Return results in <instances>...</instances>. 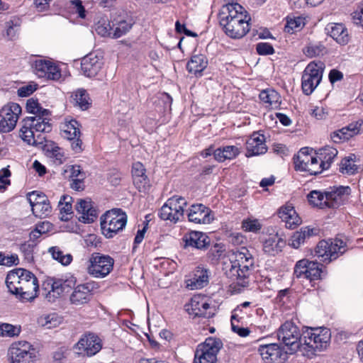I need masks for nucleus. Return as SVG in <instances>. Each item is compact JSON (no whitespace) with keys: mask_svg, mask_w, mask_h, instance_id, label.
Wrapping results in <instances>:
<instances>
[{"mask_svg":"<svg viewBox=\"0 0 363 363\" xmlns=\"http://www.w3.org/2000/svg\"><path fill=\"white\" fill-rule=\"evenodd\" d=\"M26 110L35 116L26 117L22 121L20 129V137L28 145L36 146L40 142L38 141L39 135L35 133H49L52 130L50 116L51 112L43 108L37 99H29L26 103Z\"/></svg>","mask_w":363,"mask_h":363,"instance_id":"1","label":"nucleus"},{"mask_svg":"<svg viewBox=\"0 0 363 363\" xmlns=\"http://www.w3.org/2000/svg\"><path fill=\"white\" fill-rule=\"evenodd\" d=\"M218 18L224 33L230 38L240 39L250 30L251 18L245 8L238 3L223 5Z\"/></svg>","mask_w":363,"mask_h":363,"instance_id":"2","label":"nucleus"},{"mask_svg":"<svg viewBox=\"0 0 363 363\" xmlns=\"http://www.w3.org/2000/svg\"><path fill=\"white\" fill-rule=\"evenodd\" d=\"M6 284L10 293L23 301H33L37 297L38 281L30 271L18 268L10 272L6 276Z\"/></svg>","mask_w":363,"mask_h":363,"instance_id":"3","label":"nucleus"},{"mask_svg":"<svg viewBox=\"0 0 363 363\" xmlns=\"http://www.w3.org/2000/svg\"><path fill=\"white\" fill-rule=\"evenodd\" d=\"M232 256V266L228 274L233 280V289L240 291V288L246 287L249 284V277L254 266V259L245 247L233 251Z\"/></svg>","mask_w":363,"mask_h":363,"instance_id":"4","label":"nucleus"},{"mask_svg":"<svg viewBox=\"0 0 363 363\" xmlns=\"http://www.w3.org/2000/svg\"><path fill=\"white\" fill-rule=\"evenodd\" d=\"M349 186H340L328 191H311L307 196L311 205L319 208H337L343 205L350 194Z\"/></svg>","mask_w":363,"mask_h":363,"instance_id":"5","label":"nucleus"},{"mask_svg":"<svg viewBox=\"0 0 363 363\" xmlns=\"http://www.w3.org/2000/svg\"><path fill=\"white\" fill-rule=\"evenodd\" d=\"M330 330L326 328H308L302 332L301 352L311 357L317 352L325 350L330 345Z\"/></svg>","mask_w":363,"mask_h":363,"instance_id":"6","label":"nucleus"},{"mask_svg":"<svg viewBox=\"0 0 363 363\" xmlns=\"http://www.w3.org/2000/svg\"><path fill=\"white\" fill-rule=\"evenodd\" d=\"M100 220L103 235L112 238L125 227L128 217L122 209L113 208L103 214Z\"/></svg>","mask_w":363,"mask_h":363,"instance_id":"7","label":"nucleus"},{"mask_svg":"<svg viewBox=\"0 0 363 363\" xmlns=\"http://www.w3.org/2000/svg\"><path fill=\"white\" fill-rule=\"evenodd\" d=\"M278 340L282 342L290 353L301 352L302 345V333L298 328L291 321H286L277 332Z\"/></svg>","mask_w":363,"mask_h":363,"instance_id":"8","label":"nucleus"},{"mask_svg":"<svg viewBox=\"0 0 363 363\" xmlns=\"http://www.w3.org/2000/svg\"><path fill=\"white\" fill-rule=\"evenodd\" d=\"M222 347L223 343L219 339L206 338L197 346L193 363H217V356Z\"/></svg>","mask_w":363,"mask_h":363,"instance_id":"9","label":"nucleus"},{"mask_svg":"<svg viewBox=\"0 0 363 363\" xmlns=\"http://www.w3.org/2000/svg\"><path fill=\"white\" fill-rule=\"evenodd\" d=\"M114 259L108 255L94 252L91 255L87 265V273L98 279L107 277L113 270Z\"/></svg>","mask_w":363,"mask_h":363,"instance_id":"10","label":"nucleus"},{"mask_svg":"<svg viewBox=\"0 0 363 363\" xmlns=\"http://www.w3.org/2000/svg\"><path fill=\"white\" fill-rule=\"evenodd\" d=\"M8 357L11 363H34L36 351L28 342L17 341L10 345Z\"/></svg>","mask_w":363,"mask_h":363,"instance_id":"11","label":"nucleus"},{"mask_svg":"<svg viewBox=\"0 0 363 363\" xmlns=\"http://www.w3.org/2000/svg\"><path fill=\"white\" fill-rule=\"evenodd\" d=\"M346 251V245L340 239L321 240L317 245L315 255L323 262H330L336 259Z\"/></svg>","mask_w":363,"mask_h":363,"instance_id":"12","label":"nucleus"},{"mask_svg":"<svg viewBox=\"0 0 363 363\" xmlns=\"http://www.w3.org/2000/svg\"><path fill=\"white\" fill-rule=\"evenodd\" d=\"M323 64L310 62L305 68L302 78L301 86L306 95H310L320 84L323 77Z\"/></svg>","mask_w":363,"mask_h":363,"instance_id":"13","label":"nucleus"},{"mask_svg":"<svg viewBox=\"0 0 363 363\" xmlns=\"http://www.w3.org/2000/svg\"><path fill=\"white\" fill-rule=\"evenodd\" d=\"M187 205L182 197L173 196L160 208V218L176 223L184 215V208Z\"/></svg>","mask_w":363,"mask_h":363,"instance_id":"14","label":"nucleus"},{"mask_svg":"<svg viewBox=\"0 0 363 363\" xmlns=\"http://www.w3.org/2000/svg\"><path fill=\"white\" fill-rule=\"evenodd\" d=\"M21 111L20 105L13 102L8 103L0 109L1 133H9L15 128Z\"/></svg>","mask_w":363,"mask_h":363,"instance_id":"15","label":"nucleus"},{"mask_svg":"<svg viewBox=\"0 0 363 363\" xmlns=\"http://www.w3.org/2000/svg\"><path fill=\"white\" fill-rule=\"evenodd\" d=\"M321 264L317 262L303 259L298 261L294 267V276L298 279H306L310 281L320 279Z\"/></svg>","mask_w":363,"mask_h":363,"instance_id":"16","label":"nucleus"},{"mask_svg":"<svg viewBox=\"0 0 363 363\" xmlns=\"http://www.w3.org/2000/svg\"><path fill=\"white\" fill-rule=\"evenodd\" d=\"M77 280L73 276L54 279L51 284V289L46 294L45 297L50 302H54L61 296L69 293L76 285Z\"/></svg>","mask_w":363,"mask_h":363,"instance_id":"17","label":"nucleus"},{"mask_svg":"<svg viewBox=\"0 0 363 363\" xmlns=\"http://www.w3.org/2000/svg\"><path fill=\"white\" fill-rule=\"evenodd\" d=\"M33 69L38 77L56 81L62 76L59 66L52 60L38 59L33 63Z\"/></svg>","mask_w":363,"mask_h":363,"instance_id":"18","label":"nucleus"},{"mask_svg":"<svg viewBox=\"0 0 363 363\" xmlns=\"http://www.w3.org/2000/svg\"><path fill=\"white\" fill-rule=\"evenodd\" d=\"M98 289L99 284L95 281H89L74 286L69 296L70 303L75 306L88 303L92 298L93 291Z\"/></svg>","mask_w":363,"mask_h":363,"instance_id":"19","label":"nucleus"},{"mask_svg":"<svg viewBox=\"0 0 363 363\" xmlns=\"http://www.w3.org/2000/svg\"><path fill=\"white\" fill-rule=\"evenodd\" d=\"M258 351L265 363H285L287 352L277 343L261 345Z\"/></svg>","mask_w":363,"mask_h":363,"instance_id":"20","label":"nucleus"},{"mask_svg":"<svg viewBox=\"0 0 363 363\" xmlns=\"http://www.w3.org/2000/svg\"><path fill=\"white\" fill-rule=\"evenodd\" d=\"M75 349L79 354L91 357L101 350V340L94 334L86 335L80 338L75 345Z\"/></svg>","mask_w":363,"mask_h":363,"instance_id":"21","label":"nucleus"},{"mask_svg":"<svg viewBox=\"0 0 363 363\" xmlns=\"http://www.w3.org/2000/svg\"><path fill=\"white\" fill-rule=\"evenodd\" d=\"M186 311L191 315L205 318H210L214 315L213 308L204 298L199 296L191 298L189 304L186 306Z\"/></svg>","mask_w":363,"mask_h":363,"instance_id":"22","label":"nucleus"},{"mask_svg":"<svg viewBox=\"0 0 363 363\" xmlns=\"http://www.w3.org/2000/svg\"><path fill=\"white\" fill-rule=\"evenodd\" d=\"M103 57L95 53H89L82 58L81 69L84 74L88 77L96 76L102 69Z\"/></svg>","mask_w":363,"mask_h":363,"instance_id":"23","label":"nucleus"},{"mask_svg":"<svg viewBox=\"0 0 363 363\" xmlns=\"http://www.w3.org/2000/svg\"><path fill=\"white\" fill-rule=\"evenodd\" d=\"M187 216L190 222L199 224H208L213 220L211 210L201 203L192 205Z\"/></svg>","mask_w":363,"mask_h":363,"instance_id":"24","label":"nucleus"},{"mask_svg":"<svg viewBox=\"0 0 363 363\" xmlns=\"http://www.w3.org/2000/svg\"><path fill=\"white\" fill-rule=\"evenodd\" d=\"M246 157L259 155L267 151L265 144V137L259 133H253L246 143Z\"/></svg>","mask_w":363,"mask_h":363,"instance_id":"25","label":"nucleus"},{"mask_svg":"<svg viewBox=\"0 0 363 363\" xmlns=\"http://www.w3.org/2000/svg\"><path fill=\"white\" fill-rule=\"evenodd\" d=\"M76 211L79 215V220L84 223H92L97 217L96 210L94 208L91 199L78 200Z\"/></svg>","mask_w":363,"mask_h":363,"instance_id":"26","label":"nucleus"},{"mask_svg":"<svg viewBox=\"0 0 363 363\" xmlns=\"http://www.w3.org/2000/svg\"><path fill=\"white\" fill-rule=\"evenodd\" d=\"M209 281V270L202 267H197L193 277L186 281V287L190 290L199 289L207 286Z\"/></svg>","mask_w":363,"mask_h":363,"instance_id":"27","label":"nucleus"},{"mask_svg":"<svg viewBox=\"0 0 363 363\" xmlns=\"http://www.w3.org/2000/svg\"><path fill=\"white\" fill-rule=\"evenodd\" d=\"M185 247H191L198 250L205 249L210 242L206 234L199 231H191L183 237Z\"/></svg>","mask_w":363,"mask_h":363,"instance_id":"28","label":"nucleus"},{"mask_svg":"<svg viewBox=\"0 0 363 363\" xmlns=\"http://www.w3.org/2000/svg\"><path fill=\"white\" fill-rule=\"evenodd\" d=\"M279 218L285 223V225L288 228H295L301 223V218L291 206H286L281 208L279 211Z\"/></svg>","mask_w":363,"mask_h":363,"instance_id":"29","label":"nucleus"},{"mask_svg":"<svg viewBox=\"0 0 363 363\" xmlns=\"http://www.w3.org/2000/svg\"><path fill=\"white\" fill-rule=\"evenodd\" d=\"M279 218L285 223V225L288 228H295L301 223V218L291 206H286L281 208L279 211Z\"/></svg>","mask_w":363,"mask_h":363,"instance_id":"30","label":"nucleus"},{"mask_svg":"<svg viewBox=\"0 0 363 363\" xmlns=\"http://www.w3.org/2000/svg\"><path fill=\"white\" fill-rule=\"evenodd\" d=\"M326 30L328 33L337 43L346 45L350 40L347 29L342 23H330L328 25Z\"/></svg>","mask_w":363,"mask_h":363,"instance_id":"31","label":"nucleus"},{"mask_svg":"<svg viewBox=\"0 0 363 363\" xmlns=\"http://www.w3.org/2000/svg\"><path fill=\"white\" fill-rule=\"evenodd\" d=\"M21 21L17 16H12L4 23V28L2 31V35L8 40H15L18 38Z\"/></svg>","mask_w":363,"mask_h":363,"instance_id":"32","label":"nucleus"},{"mask_svg":"<svg viewBox=\"0 0 363 363\" xmlns=\"http://www.w3.org/2000/svg\"><path fill=\"white\" fill-rule=\"evenodd\" d=\"M61 134L67 140H74L80 137V125L75 119L65 120L61 125Z\"/></svg>","mask_w":363,"mask_h":363,"instance_id":"33","label":"nucleus"},{"mask_svg":"<svg viewBox=\"0 0 363 363\" xmlns=\"http://www.w3.org/2000/svg\"><path fill=\"white\" fill-rule=\"evenodd\" d=\"M285 245L284 240L277 235L269 237L263 243V250L269 255H275L280 252Z\"/></svg>","mask_w":363,"mask_h":363,"instance_id":"34","label":"nucleus"},{"mask_svg":"<svg viewBox=\"0 0 363 363\" xmlns=\"http://www.w3.org/2000/svg\"><path fill=\"white\" fill-rule=\"evenodd\" d=\"M240 153V149L235 145H227L217 148L213 152L214 158L218 162H224L225 160H233Z\"/></svg>","mask_w":363,"mask_h":363,"instance_id":"35","label":"nucleus"},{"mask_svg":"<svg viewBox=\"0 0 363 363\" xmlns=\"http://www.w3.org/2000/svg\"><path fill=\"white\" fill-rule=\"evenodd\" d=\"M259 97L262 103L266 104L267 107L272 108H277L281 104V96L274 89H267L262 90Z\"/></svg>","mask_w":363,"mask_h":363,"instance_id":"36","label":"nucleus"},{"mask_svg":"<svg viewBox=\"0 0 363 363\" xmlns=\"http://www.w3.org/2000/svg\"><path fill=\"white\" fill-rule=\"evenodd\" d=\"M176 345L174 334L167 329L160 332V352L164 351L167 353V357L173 354V348Z\"/></svg>","mask_w":363,"mask_h":363,"instance_id":"37","label":"nucleus"},{"mask_svg":"<svg viewBox=\"0 0 363 363\" xmlns=\"http://www.w3.org/2000/svg\"><path fill=\"white\" fill-rule=\"evenodd\" d=\"M315 155L308 153V148L301 149L294 157L295 168L300 171L306 172L307 167L312 162Z\"/></svg>","mask_w":363,"mask_h":363,"instance_id":"38","label":"nucleus"},{"mask_svg":"<svg viewBox=\"0 0 363 363\" xmlns=\"http://www.w3.org/2000/svg\"><path fill=\"white\" fill-rule=\"evenodd\" d=\"M208 60L202 54L194 55L186 65L187 70L191 73H201L207 67Z\"/></svg>","mask_w":363,"mask_h":363,"instance_id":"39","label":"nucleus"},{"mask_svg":"<svg viewBox=\"0 0 363 363\" xmlns=\"http://www.w3.org/2000/svg\"><path fill=\"white\" fill-rule=\"evenodd\" d=\"M72 97L74 102V106L79 107L81 110H87L91 105V99L88 93L84 89H79L73 92Z\"/></svg>","mask_w":363,"mask_h":363,"instance_id":"40","label":"nucleus"},{"mask_svg":"<svg viewBox=\"0 0 363 363\" xmlns=\"http://www.w3.org/2000/svg\"><path fill=\"white\" fill-rule=\"evenodd\" d=\"M314 234V229L308 227L301 228L299 231L295 232L291 238V246L294 248H298L304 243L306 239L309 238Z\"/></svg>","mask_w":363,"mask_h":363,"instance_id":"41","label":"nucleus"},{"mask_svg":"<svg viewBox=\"0 0 363 363\" xmlns=\"http://www.w3.org/2000/svg\"><path fill=\"white\" fill-rule=\"evenodd\" d=\"M337 153L336 148L326 146L320 149L316 155L320 160H322V164H325V168L328 169Z\"/></svg>","mask_w":363,"mask_h":363,"instance_id":"42","label":"nucleus"},{"mask_svg":"<svg viewBox=\"0 0 363 363\" xmlns=\"http://www.w3.org/2000/svg\"><path fill=\"white\" fill-rule=\"evenodd\" d=\"M72 197L69 196L64 195L61 197L59 201L61 220L67 221L71 218L72 214Z\"/></svg>","mask_w":363,"mask_h":363,"instance_id":"43","label":"nucleus"},{"mask_svg":"<svg viewBox=\"0 0 363 363\" xmlns=\"http://www.w3.org/2000/svg\"><path fill=\"white\" fill-rule=\"evenodd\" d=\"M132 21H120L116 23H113V38H118L125 35L132 28Z\"/></svg>","mask_w":363,"mask_h":363,"instance_id":"44","label":"nucleus"},{"mask_svg":"<svg viewBox=\"0 0 363 363\" xmlns=\"http://www.w3.org/2000/svg\"><path fill=\"white\" fill-rule=\"evenodd\" d=\"M48 251L51 254L52 257L62 265L67 266L72 261V256L69 253L65 254L59 247H51Z\"/></svg>","mask_w":363,"mask_h":363,"instance_id":"45","label":"nucleus"},{"mask_svg":"<svg viewBox=\"0 0 363 363\" xmlns=\"http://www.w3.org/2000/svg\"><path fill=\"white\" fill-rule=\"evenodd\" d=\"M303 51L307 57L313 58L323 55L326 52V48L321 43H310Z\"/></svg>","mask_w":363,"mask_h":363,"instance_id":"46","label":"nucleus"},{"mask_svg":"<svg viewBox=\"0 0 363 363\" xmlns=\"http://www.w3.org/2000/svg\"><path fill=\"white\" fill-rule=\"evenodd\" d=\"M356 156L351 155L344 158L340 163V170L343 174H353L357 171V166L354 164Z\"/></svg>","mask_w":363,"mask_h":363,"instance_id":"47","label":"nucleus"},{"mask_svg":"<svg viewBox=\"0 0 363 363\" xmlns=\"http://www.w3.org/2000/svg\"><path fill=\"white\" fill-rule=\"evenodd\" d=\"M33 215L38 218H45L50 215L52 207L48 199L40 204H38L32 210Z\"/></svg>","mask_w":363,"mask_h":363,"instance_id":"48","label":"nucleus"},{"mask_svg":"<svg viewBox=\"0 0 363 363\" xmlns=\"http://www.w3.org/2000/svg\"><path fill=\"white\" fill-rule=\"evenodd\" d=\"M47 151L49 154V157L53 160L55 164L60 165L65 162V157L63 152L61 148L55 144H53L50 147H48Z\"/></svg>","mask_w":363,"mask_h":363,"instance_id":"49","label":"nucleus"},{"mask_svg":"<svg viewBox=\"0 0 363 363\" xmlns=\"http://www.w3.org/2000/svg\"><path fill=\"white\" fill-rule=\"evenodd\" d=\"M304 24V19L300 16L288 18L286 25L285 26V31L292 33L303 28Z\"/></svg>","mask_w":363,"mask_h":363,"instance_id":"50","label":"nucleus"},{"mask_svg":"<svg viewBox=\"0 0 363 363\" xmlns=\"http://www.w3.org/2000/svg\"><path fill=\"white\" fill-rule=\"evenodd\" d=\"M21 328L9 323L0 324V335L3 337H14L19 335Z\"/></svg>","mask_w":363,"mask_h":363,"instance_id":"51","label":"nucleus"},{"mask_svg":"<svg viewBox=\"0 0 363 363\" xmlns=\"http://www.w3.org/2000/svg\"><path fill=\"white\" fill-rule=\"evenodd\" d=\"M65 176L69 177L71 180L79 179V177H86L85 173L82 171L79 165H69L65 169Z\"/></svg>","mask_w":363,"mask_h":363,"instance_id":"52","label":"nucleus"},{"mask_svg":"<svg viewBox=\"0 0 363 363\" xmlns=\"http://www.w3.org/2000/svg\"><path fill=\"white\" fill-rule=\"evenodd\" d=\"M27 199L31 206V210H33L38 204L45 202L48 199L44 194L34 191L27 194Z\"/></svg>","mask_w":363,"mask_h":363,"instance_id":"53","label":"nucleus"},{"mask_svg":"<svg viewBox=\"0 0 363 363\" xmlns=\"http://www.w3.org/2000/svg\"><path fill=\"white\" fill-rule=\"evenodd\" d=\"M35 246L36 242L32 241H26L21 245L20 250L28 262L33 260V251Z\"/></svg>","mask_w":363,"mask_h":363,"instance_id":"54","label":"nucleus"},{"mask_svg":"<svg viewBox=\"0 0 363 363\" xmlns=\"http://www.w3.org/2000/svg\"><path fill=\"white\" fill-rule=\"evenodd\" d=\"M310 166L307 167L306 172H308L310 174H318L320 172H322L324 169H328V168H325V164H322V160H320L318 155L315 154L313 160L309 164Z\"/></svg>","mask_w":363,"mask_h":363,"instance_id":"55","label":"nucleus"},{"mask_svg":"<svg viewBox=\"0 0 363 363\" xmlns=\"http://www.w3.org/2000/svg\"><path fill=\"white\" fill-rule=\"evenodd\" d=\"M133 184L140 192H146L150 187V180L146 174L133 179Z\"/></svg>","mask_w":363,"mask_h":363,"instance_id":"56","label":"nucleus"},{"mask_svg":"<svg viewBox=\"0 0 363 363\" xmlns=\"http://www.w3.org/2000/svg\"><path fill=\"white\" fill-rule=\"evenodd\" d=\"M96 31L99 35L103 37L108 36L112 38L113 26H111L109 22H99L96 28Z\"/></svg>","mask_w":363,"mask_h":363,"instance_id":"57","label":"nucleus"},{"mask_svg":"<svg viewBox=\"0 0 363 363\" xmlns=\"http://www.w3.org/2000/svg\"><path fill=\"white\" fill-rule=\"evenodd\" d=\"M261 224L256 219L244 220L242 223V228L247 232H257L261 229Z\"/></svg>","mask_w":363,"mask_h":363,"instance_id":"58","label":"nucleus"},{"mask_svg":"<svg viewBox=\"0 0 363 363\" xmlns=\"http://www.w3.org/2000/svg\"><path fill=\"white\" fill-rule=\"evenodd\" d=\"M18 263L17 255H7L0 252V265L11 267L16 265Z\"/></svg>","mask_w":363,"mask_h":363,"instance_id":"59","label":"nucleus"},{"mask_svg":"<svg viewBox=\"0 0 363 363\" xmlns=\"http://www.w3.org/2000/svg\"><path fill=\"white\" fill-rule=\"evenodd\" d=\"M236 315L235 314L231 316V327L232 330L236 333L240 337H247L250 331L247 328H242L235 323Z\"/></svg>","mask_w":363,"mask_h":363,"instance_id":"60","label":"nucleus"},{"mask_svg":"<svg viewBox=\"0 0 363 363\" xmlns=\"http://www.w3.org/2000/svg\"><path fill=\"white\" fill-rule=\"evenodd\" d=\"M309 113L318 120L325 119L328 115L326 109L323 106H314L309 109Z\"/></svg>","mask_w":363,"mask_h":363,"instance_id":"61","label":"nucleus"},{"mask_svg":"<svg viewBox=\"0 0 363 363\" xmlns=\"http://www.w3.org/2000/svg\"><path fill=\"white\" fill-rule=\"evenodd\" d=\"M70 4L72 6V9L78 16L79 18L84 19L86 18V10L84 6L82 5L81 0H71Z\"/></svg>","mask_w":363,"mask_h":363,"instance_id":"62","label":"nucleus"},{"mask_svg":"<svg viewBox=\"0 0 363 363\" xmlns=\"http://www.w3.org/2000/svg\"><path fill=\"white\" fill-rule=\"evenodd\" d=\"M223 252V247L219 244H216L208 252V257L212 261H217L222 256Z\"/></svg>","mask_w":363,"mask_h":363,"instance_id":"63","label":"nucleus"},{"mask_svg":"<svg viewBox=\"0 0 363 363\" xmlns=\"http://www.w3.org/2000/svg\"><path fill=\"white\" fill-rule=\"evenodd\" d=\"M352 20L354 23L363 27V2L359 6L358 9L353 12Z\"/></svg>","mask_w":363,"mask_h":363,"instance_id":"64","label":"nucleus"}]
</instances>
